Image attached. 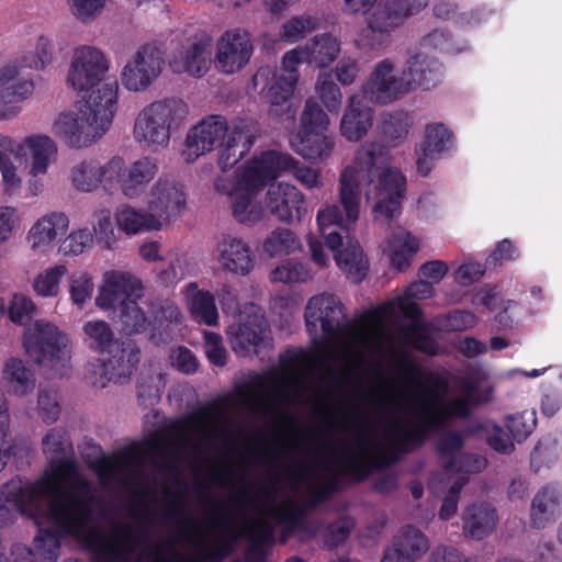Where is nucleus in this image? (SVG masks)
Instances as JSON below:
<instances>
[{
	"label": "nucleus",
	"instance_id": "1",
	"mask_svg": "<svg viewBox=\"0 0 562 562\" xmlns=\"http://www.w3.org/2000/svg\"><path fill=\"white\" fill-rule=\"evenodd\" d=\"M472 389L448 397L415 371L389 385L380 397L381 419L349 414L339 425L341 439L330 447L333 458L346 467L393 461L398 452L419 445L432 428L469 414Z\"/></svg>",
	"mask_w": 562,
	"mask_h": 562
},
{
	"label": "nucleus",
	"instance_id": "2",
	"mask_svg": "<svg viewBox=\"0 0 562 562\" xmlns=\"http://www.w3.org/2000/svg\"><path fill=\"white\" fill-rule=\"evenodd\" d=\"M243 497L248 516L240 520L223 510L188 519L182 528L187 542L183 552L167 544H146L132 528L134 544L128 562H217L239 537H247L252 543L246 562H262L259 547L271 543L277 529L282 532V542L292 533L307 540L318 532L313 522L304 519L295 501L280 492L276 481L246 492Z\"/></svg>",
	"mask_w": 562,
	"mask_h": 562
},
{
	"label": "nucleus",
	"instance_id": "3",
	"mask_svg": "<svg viewBox=\"0 0 562 562\" xmlns=\"http://www.w3.org/2000/svg\"><path fill=\"white\" fill-rule=\"evenodd\" d=\"M48 467L34 482L14 477L0 487V521L8 520L13 507L37 519L49 518L64 528H79L88 514L93 490L68 454L71 446L63 429H50L42 440Z\"/></svg>",
	"mask_w": 562,
	"mask_h": 562
},
{
	"label": "nucleus",
	"instance_id": "4",
	"mask_svg": "<svg viewBox=\"0 0 562 562\" xmlns=\"http://www.w3.org/2000/svg\"><path fill=\"white\" fill-rule=\"evenodd\" d=\"M406 180L395 168L389 166L385 155L374 144L362 145L355 160L340 173L338 202L325 203L316 214V224L326 246L335 251L342 245L337 232L327 229L338 226L349 228L360 218L362 193L373 203L374 221L389 225L401 214V204Z\"/></svg>",
	"mask_w": 562,
	"mask_h": 562
},
{
	"label": "nucleus",
	"instance_id": "5",
	"mask_svg": "<svg viewBox=\"0 0 562 562\" xmlns=\"http://www.w3.org/2000/svg\"><path fill=\"white\" fill-rule=\"evenodd\" d=\"M305 322L323 360L344 363L385 360L374 310L359 324L347 323L340 300L334 294L322 293L308 300Z\"/></svg>",
	"mask_w": 562,
	"mask_h": 562
},
{
	"label": "nucleus",
	"instance_id": "6",
	"mask_svg": "<svg viewBox=\"0 0 562 562\" xmlns=\"http://www.w3.org/2000/svg\"><path fill=\"white\" fill-rule=\"evenodd\" d=\"M16 513L32 519L38 527V532L32 547L16 544L13 548L14 562H56L59 554V535L70 536L86 546L95 562H128L134 544L132 527L116 524L109 529L100 528L92 517V502H88L87 517L78 530L64 528L54 519H37L18 506L12 508L8 520L0 521V526L12 522Z\"/></svg>",
	"mask_w": 562,
	"mask_h": 562
},
{
	"label": "nucleus",
	"instance_id": "7",
	"mask_svg": "<svg viewBox=\"0 0 562 562\" xmlns=\"http://www.w3.org/2000/svg\"><path fill=\"white\" fill-rule=\"evenodd\" d=\"M16 161L25 166L26 190L30 196L44 192L42 177L48 173L58 156V145L45 133H31L20 139L0 133V176L2 191L8 196L18 195L23 186V177Z\"/></svg>",
	"mask_w": 562,
	"mask_h": 562
},
{
	"label": "nucleus",
	"instance_id": "8",
	"mask_svg": "<svg viewBox=\"0 0 562 562\" xmlns=\"http://www.w3.org/2000/svg\"><path fill=\"white\" fill-rule=\"evenodd\" d=\"M5 308L13 324L24 325L22 346L25 353L49 374H67L71 360L69 337L46 319L25 323L37 312V306L24 293H14Z\"/></svg>",
	"mask_w": 562,
	"mask_h": 562
},
{
	"label": "nucleus",
	"instance_id": "9",
	"mask_svg": "<svg viewBox=\"0 0 562 562\" xmlns=\"http://www.w3.org/2000/svg\"><path fill=\"white\" fill-rule=\"evenodd\" d=\"M119 85L101 86L94 94L76 101L59 112L52 123V134L71 149H83L101 139L110 130L117 105Z\"/></svg>",
	"mask_w": 562,
	"mask_h": 562
},
{
	"label": "nucleus",
	"instance_id": "10",
	"mask_svg": "<svg viewBox=\"0 0 562 562\" xmlns=\"http://www.w3.org/2000/svg\"><path fill=\"white\" fill-rule=\"evenodd\" d=\"M254 143L255 134L249 125L243 122L229 124L223 116L210 115L188 131L180 155L186 162L192 164L218 147L217 164L226 171L248 154Z\"/></svg>",
	"mask_w": 562,
	"mask_h": 562
},
{
	"label": "nucleus",
	"instance_id": "11",
	"mask_svg": "<svg viewBox=\"0 0 562 562\" xmlns=\"http://www.w3.org/2000/svg\"><path fill=\"white\" fill-rule=\"evenodd\" d=\"M272 169L266 167L261 155H256L239 167L232 179L220 177L216 192L227 196L233 217L244 225H254L265 215L262 191L272 180Z\"/></svg>",
	"mask_w": 562,
	"mask_h": 562
},
{
	"label": "nucleus",
	"instance_id": "12",
	"mask_svg": "<svg viewBox=\"0 0 562 562\" xmlns=\"http://www.w3.org/2000/svg\"><path fill=\"white\" fill-rule=\"evenodd\" d=\"M435 295L432 284L426 280L412 283L404 295L374 308L375 319L383 339V349L385 359L394 357L397 348L403 345L412 344L417 349L427 353H434L436 348L431 340L427 338H415L413 333H404L398 326L401 317L416 319L419 314L418 305L412 302L415 300H425Z\"/></svg>",
	"mask_w": 562,
	"mask_h": 562
},
{
	"label": "nucleus",
	"instance_id": "13",
	"mask_svg": "<svg viewBox=\"0 0 562 562\" xmlns=\"http://www.w3.org/2000/svg\"><path fill=\"white\" fill-rule=\"evenodd\" d=\"M463 440L458 434L446 435L439 442L438 451L445 473L435 475L429 487L436 494L449 490L439 510L442 520L450 519L458 508V494L467 483V479L459 473L479 472L485 467V460L461 452Z\"/></svg>",
	"mask_w": 562,
	"mask_h": 562
},
{
	"label": "nucleus",
	"instance_id": "14",
	"mask_svg": "<svg viewBox=\"0 0 562 562\" xmlns=\"http://www.w3.org/2000/svg\"><path fill=\"white\" fill-rule=\"evenodd\" d=\"M188 116L187 104L177 99H164L145 105L133 124L134 140L144 149L158 153L170 144L171 133Z\"/></svg>",
	"mask_w": 562,
	"mask_h": 562
},
{
	"label": "nucleus",
	"instance_id": "15",
	"mask_svg": "<svg viewBox=\"0 0 562 562\" xmlns=\"http://www.w3.org/2000/svg\"><path fill=\"white\" fill-rule=\"evenodd\" d=\"M301 64V50L286 52L278 69L269 67L260 68L254 81L260 88L261 98L273 106L286 103L294 94L299 82V66Z\"/></svg>",
	"mask_w": 562,
	"mask_h": 562
},
{
	"label": "nucleus",
	"instance_id": "16",
	"mask_svg": "<svg viewBox=\"0 0 562 562\" xmlns=\"http://www.w3.org/2000/svg\"><path fill=\"white\" fill-rule=\"evenodd\" d=\"M110 68L105 54L95 46L82 45L77 47L71 56L67 74V85L77 92L94 94L101 86L116 82L104 80Z\"/></svg>",
	"mask_w": 562,
	"mask_h": 562
},
{
	"label": "nucleus",
	"instance_id": "17",
	"mask_svg": "<svg viewBox=\"0 0 562 562\" xmlns=\"http://www.w3.org/2000/svg\"><path fill=\"white\" fill-rule=\"evenodd\" d=\"M303 384L296 372L269 374L257 386L245 391L241 404L254 413H268L277 405L292 400Z\"/></svg>",
	"mask_w": 562,
	"mask_h": 562
},
{
	"label": "nucleus",
	"instance_id": "18",
	"mask_svg": "<svg viewBox=\"0 0 562 562\" xmlns=\"http://www.w3.org/2000/svg\"><path fill=\"white\" fill-rule=\"evenodd\" d=\"M178 47L172 52L169 67L175 74H186L194 78H201L211 69L212 37L198 32L188 34L180 32L176 35Z\"/></svg>",
	"mask_w": 562,
	"mask_h": 562
},
{
	"label": "nucleus",
	"instance_id": "19",
	"mask_svg": "<svg viewBox=\"0 0 562 562\" xmlns=\"http://www.w3.org/2000/svg\"><path fill=\"white\" fill-rule=\"evenodd\" d=\"M164 68V50L155 44H145L124 65L122 86L131 92H144L161 76Z\"/></svg>",
	"mask_w": 562,
	"mask_h": 562
},
{
	"label": "nucleus",
	"instance_id": "20",
	"mask_svg": "<svg viewBox=\"0 0 562 562\" xmlns=\"http://www.w3.org/2000/svg\"><path fill=\"white\" fill-rule=\"evenodd\" d=\"M408 93L409 88L404 68L397 70L395 64L389 58L375 64L361 87V94L378 104L392 103Z\"/></svg>",
	"mask_w": 562,
	"mask_h": 562
},
{
	"label": "nucleus",
	"instance_id": "21",
	"mask_svg": "<svg viewBox=\"0 0 562 562\" xmlns=\"http://www.w3.org/2000/svg\"><path fill=\"white\" fill-rule=\"evenodd\" d=\"M254 53L250 33L241 27L224 31L215 42L214 68L223 75H233L244 69Z\"/></svg>",
	"mask_w": 562,
	"mask_h": 562
},
{
	"label": "nucleus",
	"instance_id": "22",
	"mask_svg": "<svg viewBox=\"0 0 562 562\" xmlns=\"http://www.w3.org/2000/svg\"><path fill=\"white\" fill-rule=\"evenodd\" d=\"M212 257L221 271L239 277L250 274L256 265L250 244L231 232L216 236Z\"/></svg>",
	"mask_w": 562,
	"mask_h": 562
},
{
	"label": "nucleus",
	"instance_id": "23",
	"mask_svg": "<svg viewBox=\"0 0 562 562\" xmlns=\"http://www.w3.org/2000/svg\"><path fill=\"white\" fill-rule=\"evenodd\" d=\"M143 295L144 286L137 277L126 271L106 270L98 285L94 304L101 311L113 312Z\"/></svg>",
	"mask_w": 562,
	"mask_h": 562
},
{
	"label": "nucleus",
	"instance_id": "24",
	"mask_svg": "<svg viewBox=\"0 0 562 562\" xmlns=\"http://www.w3.org/2000/svg\"><path fill=\"white\" fill-rule=\"evenodd\" d=\"M227 336L236 353L258 352L259 346L267 338V321L262 310L255 304H246L235 323L228 326Z\"/></svg>",
	"mask_w": 562,
	"mask_h": 562
},
{
	"label": "nucleus",
	"instance_id": "25",
	"mask_svg": "<svg viewBox=\"0 0 562 562\" xmlns=\"http://www.w3.org/2000/svg\"><path fill=\"white\" fill-rule=\"evenodd\" d=\"M366 18L367 29L359 35V44L371 49L385 47L390 42V33L404 23L406 14L395 0L374 5Z\"/></svg>",
	"mask_w": 562,
	"mask_h": 562
},
{
	"label": "nucleus",
	"instance_id": "26",
	"mask_svg": "<svg viewBox=\"0 0 562 562\" xmlns=\"http://www.w3.org/2000/svg\"><path fill=\"white\" fill-rule=\"evenodd\" d=\"M265 204L270 213L285 224L300 223L307 214L305 194L290 182H276L268 187Z\"/></svg>",
	"mask_w": 562,
	"mask_h": 562
},
{
	"label": "nucleus",
	"instance_id": "27",
	"mask_svg": "<svg viewBox=\"0 0 562 562\" xmlns=\"http://www.w3.org/2000/svg\"><path fill=\"white\" fill-rule=\"evenodd\" d=\"M146 206L164 228L186 207L182 184L168 177L159 178L147 194Z\"/></svg>",
	"mask_w": 562,
	"mask_h": 562
},
{
	"label": "nucleus",
	"instance_id": "28",
	"mask_svg": "<svg viewBox=\"0 0 562 562\" xmlns=\"http://www.w3.org/2000/svg\"><path fill=\"white\" fill-rule=\"evenodd\" d=\"M92 469L102 485H120L133 488L139 484L142 460L135 453L124 452L97 459Z\"/></svg>",
	"mask_w": 562,
	"mask_h": 562
},
{
	"label": "nucleus",
	"instance_id": "29",
	"mask_svg": "<svg viewBox=\"0 0 562 562\" xmlns=\"http://www.w3.org/2000/svg\"><path fill=\"white\" fill-rule=\"evenodd\" d=\"M69 216L63 211H49L40 215L30 226L25 239L34 254H47L67 234Z\"/></svg>",
	"mask_w": 562,
	"mask_h": 562
},
{
	"label": "nucleus",
	"instance_id": "30",
	"mask_svg": "<svg viewBox=\"0 0 562 562\" xmlns=\"http://www.w3.org/2000/svg\"><path fill=\"white\" fill-rule=\"evenodd\" d=\"M33 82L20 78L16 64H7L0 68V121L16 117L22 108L19 102L30 98L33 93Z\"/></svg>",
	"mask_w": 562,
	"mask_h": 562
},
{
	"label": "nucleus",
	"instance_id": "31",
	"mask_svg": "<svg viewBox=\"0 0 562 562\" xmlns=\"http://www.w3.org/2000/svg\"><path fill=\"white\" fill-rule=\"evenodd\" d=\"M260 155L266 167L272 169V180L290 172L306 189L323 188L324 181L319 169L303 165L290 154L274 149L265 150Z\"/></svg>",
	"mask_w": 562,
	"mask_h": 562
},
{
	"label": "nucleus",
	"instance_id": "32",
	"mask_svg": "<svg viewBox=\"0 0 562 562\" xmlns=\"http://www.w3.org/2000/svg\"><path fill=\"white\" fill-rule=\"evenodd\" d=\"M178 430L182 447L211 443L222 430V415L213 411L198 413L180 420Z\"/></svg>",
	"mask_w": 562,
	"mask_h": 562
},
{
	"label": "nucleus",
	"instance_id": "33",
	"mask_svg": "<svg viewBox=\"0 0 562 562\" xmlns=\"http://www.w3.org/2000/svg\"><path fill=\"white\" fill-rule=\"evenodd\" d=\"M404 71L409 92L418 88L424 90L435 88L443 78L442 65L423 52L412 55L406 60Z\"/></svg>",
	"mask_w": 562,
	"mask_h": 562
},
{
	"label": "nucleus",
	"instance_id": "34",
	"mask_svg": "<svg viewBox=\"0 0 562 562\" xmlns=\"http://www.w3.org/2000/svg\"><path fill=\"white\" fill-rule=\"evenodd\" d=\"M1 381L5 392L18 398L32 395L37 385L34 370L18 357H11L3 362Z\"/></svg>",
	"mask_w": 562,
	"mask_h": 562
},
{
	"label": "nucleus",
	"instance_id": "35",
	"mask_svg": "<svg viewBox=\"0 0 562 562\" xmlns=\"http://www.w3.org/2000/svg\"><path fill=\"white\" fill-rule=\"evenodd\" d=\"M362 94L356 93L349 98L340 122V134L348 142H359L373 125L372 110L363 104Z\"/></svg>",
	"mask_w": 562,
	"mask_h": 562
},
{
	"label": "nucleus",
	"instance_id": "36",
	"mask_svg": "<svg viewBox=\"0 0 562 562\" xmlns=\"http://www.w3.org/2000/svg\"><path fill=\"white\" fill-rule=\"evenodd\" d=\"M158 172L156 158L143 156L127 167L122 178L121 192L127 199L140 196Z\"/></svg>",
	"mask_w": 562,
	"mask_h": 562
},
{
	"label": "nucleus",
	"instance_id": "37",
	"mask_svg": "<svg viewBox=\"0 0 562 562\" xmlns=\"http://www.w3.org/2000/svg\"><path fill=\"white\" fill-rule=\"evenodd\" d=\"M417 237L403 227H397L386 237L383 252L393 268L404 271L411 266L414 255L419 250Z\"/></svg>",
	"mask_w": 562,
	"mask_h": 562
},
{
	"label": "nucleus",
	"instance_id": "38",
	"mask_svg": "<svg viewBox=\"0 0 562 562\" xmlns=\"http://www.w3.org/2000/svg\"><path fill=\"white\" fill-rule=\"evenodd\" d=\"M114 220L117 228L128 236L162 229L147 206L140 209L132 204H122L116 209Z\"/></svg>",
	"mask_w": 562,
	"mask_h": 562
},
{
	"label": "nucleus",
	"instance_id": "39",
	"mask_svg": "<svg viewBox=\"0 0 562 562\" xmlns=\"http://www.w3.org/2000/svg\"><path fill=\"white\" fill-rule=\"evenodd\" d=\"M290 146L294 153L311 162H324L335 149V138L326 133L293 134Z\"/></svg>",
	"mask_w": 562,
	"mask_h": 562
},
{
	"label": "nucleus",
	"instance_id": "40",
	"mask_svg": "<svg viewBox=\"0 0 562 562\" xmlns=\"http://www.w3.org/2000/svg\"><path fill=\"white\" fill-rule=\"evenodd\" d=\"M296 49L301 50V59L304 57L308 64L325 68L339 56L341 43L338 37L325 33L315 35L303 47Z\"/></svg>",
	"mask_w": 562,
	"mask_h": 562
},
{
	"label": "nucleus",
	"instance_id": "41",
	"mask_svg": "<svg viewBox=\"0 0 562 562\" xmlns=\"http://www.w3.org/2000/svg\"><path fill=\"white\" fill-rule=\"evenodd\" d=\"M497 521L496 510L490 504H473L463 514V530L470 538L480 540L494 531Z\"/></svg>",
	"mask_w": 562,
	"mask_h": 562
},
{
	"label": "nucleus",
	"instance_id": "42",
	"mask_svg": "<svg viewBox=\"0 0 562 562\" xmlns=\"http://www.w3.org/2000/svg\"><path fill=\"white\" fill-rule=\"evenodd\" d=\"M184 302L193 318L207 326H213L218 319L214 296L209 291L200 290L191 282L182 290Z\"/></svg>",
	"mask_w": 562,
	"mask_h": 562
},
{
	"label": "nucleus",
	"instance_id": "43",
	"mask_svg": "<svg viewBox=\"0 0 562 562\" xmlns=\"http://www.w3.org/2000/svg\"><path fill=\"white\" fill-rule=\"evenodd\" d=\"M562 492L553 487L539 491L531 502L530 521L536 528H544L560 514Z\"/></svg>",
	"mask_w": 562,
	"mask_h": 562
},
{
	"label": "nucleus",
	"instance_id": "44",
	"mask_svg": "<svg viewBox=\"0 0 562 562\" xmlns=\"http://www.w3.org/2000/svg\"><path fill=\"white\" fill-rule=\"evenodd\" d=\"M85 345L98 353H110L116 346L115 335L111 325L103 319H90L82 325Z\"/></svg>",
	"mask_w": 562,
	"mask_h": 562
},
{
	"label": "nucleus",
	"instance_id": "45",
	"mask_svg": "<svg viewBox=\"0 0 562 562\" xmlns=\"http://www.w3.org/2000/svg\"><path fill=\"white\" fill-rule=\"evenodd\" d=\"M339 269L352 282H360L368 271V260L358 241H350L335 256Z\"/></svg>",
	"mask_w": 562,
	"mask_h": 562
},
{
	"label": "nucleus",
	"instance_id": "46",
	"mask_svg": "<svg viewBox=\"0 0 562 562\" xmlns=\"http://www.w3.org/2000/svg\"><path fill=\"white\" fill-rule=\"evenodd\" d=\"M301 246L295 233L285 227L274 228L262 241V250L270 258L288 256L300 250Z\"/></svg>",
	"mask_w": 562,
	"mask_h": 562
},
{
	"label": "nucleus",
	"instance_id": "47",
	"mask_svg": "<svg viewBox=\"0 0 562 562\" xmlns=\"http://www.w3.org/2000/svg\"><path fill=\"white\" fill-rule=\"evenodd\" d=\"M138 299L125 303L121 307L113 311L115 314V323L120 330L125 335H134L144 331L148 326V318L144 311L138 306Z\"/></svg>",
	"mask_w": 562,
	"mask_h": 562
},
{
	"label": "nucleus",
	"instance_id": "48",
	"mask_svg": "<svg viewBox=\"0 0 562 562\" xmlns=\"http://www.w3.org/2000/svg\"><path fill=\"white\" fill-rule=\"evenodd\" d=\"M390 549L397 550L398 553L415 562L428 551L429 542L420 530L408 526L402 530Z\"/></svg>",
	"mask_w": 562,
	"mask_h": 562
},
{
	"label": "nucleus",
	"instance_id": "49",
	"mask_svg": "<svg viewBox=\"0 0 562 562\" xmlns=\"http://www.w3.org/2000/svg\"><path fill=\"white\" fill-rule=\"evenodd\" d=\"M65 265L58 263L36 274L32 289L41 297H56L60 293L61 281L67 274Z\"/></svg>",
	"mask_w": 562,
	"mask_h": 562
},
{
	"label": "nucleus",
	"instance_id": "50",
	"mask_svg": "<svg viewBox=\"0 0 562 562\" xmlns=\"http://www.w3.org/2000/svg\"><path fill=\"white\" fill-rule=\"evenodd\" d=\"M329 126V117L321 105L312 99L305 102L300 119V126L295 134H319L325 133Z\"/></svg>",
	"mask_w": 562,
	"mask_h": 562
},
{
	"label": "nucleus",
	"instance_id": "51",
	"mask_svg": "<svg viewBox=\"0 0 562 562\" xmlns=\"http://www.w3.org/2000/svg\"><path fill=\"white\" fill-rule=\"evenodd\" d=\"M98 161L81 160L70 169L69 179L72 187L81 192H92L100 187Z\"/></svg>",
	"mask_w": 562,
	"mask_h": 562
},
{
	"label": "nucleus",
	"instance_id": "52",
	"mask_svg": "<svg viewBox=\"0 0 562 562\" xmlns=\"http://www.w3.org/2000/svg\"><path fill=\"white\" fill-rule=\"evenodd\" d=\"M68 292L74 305L78 308L86 307L94 292L92 274L85 270L74 271L68 278Z\"/></svg>",
	"mask_w": 562,
	"mask_h": 562
},
{
	"label": "nucleus",
	"instance_id": "53",
	"mask_svg": "<svg viewBox=\"0 0 562 562\" xmlns=\"http://www.w3.org/2000/svg\"><path fill=\"white\" fill-rule=\"evenodd\" d=\"M420 147L442 157L453 147L452 133L441 123L429 124L426 126L425 137Z\"/></svg>",
	"mask_w": 562,
	"mask_h": 562
},
{
	"label": "nucleus",
	"instance_id": "54",
	"mask_svg": "<svg viewBox=\"0 0 562 562\" xmlns=\"http://www.w3.org/2000/svg\"><path fill=\"white\" fill-rule=\"evenodd\" d=\"M315 91L328 111L337 112L340 109L342 93L329 72L324 71L318 75Z\"/></svg>",
	"mask_w": 562,
	"mask_h": 562
},
{
	"label": "nucleus",
	"instance_id": "55",
	"mask_svg": "<svg viewBox=\"0 0 562 562\" xmlns=\"http://www.w3.org/2000/svg\"><path fill=\"white\" fill-rule=\"evenodd\" d=\"M311 278L312 274L307 267L304 263L294 260H288L281 263L276 267L270 274L272 282L281 283L306 282Z\"/></svg>",
	"mask_w": 562,
	"mask_h": 562
},
{
	"label": "nucleus",
	"instance_id": "56",
	"mask_svg": "<svg viewBox=\"0 0 562 562\" xmlns=\"http://www.w3.org/2000/svg\"><path fill=\"white\" fill-rule=\"evenodd\" d=\"M22 223V214L15 205H0V246L9 243L21 231Z\"/></svg>",
	"mask_w": 562,
	"mask_h": 562
},
{
	"label": "nucleus",
	"instance_id": "57",
	"mask_svg": "<svg viewBox=\"0 0 562 562\" xmlns=\"http://www.w3.org/2000/svg\"><path fill=\"white\" fill-rule=\"evenodd\" d=\"M92 235L104 248L111 249L116 244V236L110 211L100 210L94 213Z\"/></svg>",
	"mask_w": 562,
	"mask_h": 562
},
{
	"label": "nucleus",
	"instance_id": "58",
	"mask_svg": "<svg viewBox=\"0 0 562 562\" xmlns=\"http://www.w3.org/2000/svg\"><path fill=\"white\" fill-rule=\"evenodd\" d=\"M37 411L44 423H55L60 415L58 392L50 387L41 389L37 397Z\"/></svg>",
	"mask_w": 562,
	"mask_h": 562
},
{
	"label": "nucleus",
	"instance_id": "59",
	"mask_svg": "<svg viewBox=\"0 0 562 562\" xmlns=\"http://www.w3.org/2000/svg\"><path fill=\"white\" fill-rule=\"evenodd\" d=\"M420 49L427 54L434 53H458L461 47L457 46L451 36L443 30H434L420 41Z\"/></svg>",
	"mask_w": 562,
	"mask_h": 562
},
{
	"label": "nucleus",
	"instance_id": "60",
	"mask_svg": "<svg viewBox=\"0 0 562 562\" xmlns=\"http://www.w3.org/2000/svg\"><path fill=\"white\" fill-rule=\"evenodd\" d=\"M536 424V411L530 409L509 416L506 425L513 438L520 442L533 431Z\"/></svg>",
	"mask_w": 562,
	"mask_h": 562
},
{
	"label": "nucleus",
	"instance_id": "61",
	"mask_svg": "<svg viewBox=\"0 0 562 562\" xmlns=\"http://www.w3.org/2000/svg\"><path fill=\"white\" fill-rule=\"evenodd\" d=\"M138 349L131 344L124 345L109 361V367L112 371H116V375L126 376L130 375L133 369L136 367L139 360Z\"/></svg>",
	"mask_w": 562,
	"mask_h": 562
},
{
	"label": "nucleus",
	"instance_id": "62",
	"mask_svg": "<svg viewBox=\"0 0 562 562\" xmlns=\"http://www.w3.org/2000/svg\"><path fill=\"white\" fill-rule=\"evenodd\" d=\"M106 0H67L71 14L82 23L94 21L103 11Z\"/></svg>",
	"mask_w": 562,
	"mask_h": 562
},
{
	"label": "nucleus",
	"instance_id": "63",
	"mask_svg": "<svg viewBox=\"0 0 562 562\" xmlns=\"http://www.w3.org/2000/svg\"><path fill=\"white\" fill-rule=\"evenodd\" d=\"M93 243V235L88 228H79L68 234L61 244L63 254L66 256H79Z\"/></svg>",
	"mask_w": 562,
	"mask_h": 562
},
{
	"label": "nucleus",
	"instance_id": "64",
	"mask_svg": "<svg viewBox=\"0 0 562 562\" xmlns=\"http://www.w3.org/2000/svg\"><path fill=\"white\" fill-rule=\"evenodd\" d=\"M315 25L310 16H293L282 25L280 36L282 40L294 43L314 30Z\"/></svg>",
	"mask_w": 562,
	"mask_h": 562
}]
</instances>
